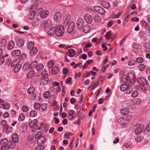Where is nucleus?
Wrapping results in <instances>:
<instances>
[{"mask_svg": "<svg viewBox=\"0 0 150 150\" xmlns=\"http://www.w3.org/2000/svg\"><path fill=\"white\" fill-rule=\"evenodd\" d=\"M120 90L122 91H126L127 93L130 94L133 91V87H129V84H122L120 86Z\"/></svg>", "mask_w": 150, "mask_h": 150, "instance_id": "f257e3e1", "label": "nucleus"}, {"mask_svg": "<svg viewBox=\"0 0 150 150\" xmlns=\"http://www.w3.org/2000/svg\"><path fill=\"white\" fill-rule=\"evenodd\" d=\"M37 12L40 15V17L42 18H46L49 14V11L46 10H43L40 8L37 10Z\"/></svg>", "mask_w": 150, "mask_h": 150, "instance_id": "f03ea898", "label": "nucleus"}, {"mask_svg": "<svg viewBox=\"0 0 150 150\" xmlns=\"http://www.w3.org/2000/svg\"><path fill=\"white\" fill-rule=\"evenodd\" d=\"M56 27L55 30L56 34L58 36H62L64 32V30L63 26L59 25Z\"/></svg>", "mask_w": 150, "mask_h": 150, "instance_id": "7ed1b4c3", "label": "nucleus"}, {"mask_svg": "<svg viewBox=\"0 0 150 150\" xmlns=\"http://www.w3.org/2000/svg\"><path fill=\"white\" fill-rule=\"evenodd\" d=\"M144 126L140 124H138L134 126V133L138 134L141 132L143 130Z\"/></svg>", "mask_w": 150, "mask_h": 150, "instance_id": "20e7f679", "label": "nucleus"}, {"mask_svg": "<svg viewBox=\"0 0 150 150\" xmlns=\"http://www.w3.org/2000/svg\"><path fill=\"white\" fill-rule=\"evenodd\" d=\"M43 26L45 28H47L50 26H51L53 25L52 21L48 19L43 22L42 23Z\"/></svg>", "mask_w": 150, "mask_h": 150, "instance_id": "39448f33", "label": "nucleus"}, {"mask_svg": "<svg viewBox=\"0 0 150 150\" xmlns=\"http://www.w3.org/2000/svg\"><path fill=\"white\" fill-rule=\"evenodd\" d=\"M94 9L98 13L101 15H103L105 12V11L103 8L98 6H94Z\"/></svg>", "mask_w": 150, "mask_h": 150, "instance_id": "423d86ee", "label": "nucleus"}, {"mask_svg": "<svg viewBox=\"0 0 150 150\" xmlns=\"http://www.w3.org/2000/svg\"><path fill=\"white\" fill-rule=\"evenodd\" d=\"M117 122L121 125L122 127H124L126 125L128 121L126 120H125L122 117L119 118L117 120Z\"/></svg>", "mask_w": 150, "mask_h": 150, "instance_id": "0eeeda50", "label": "nucleus"}, {"mask_svg": "<svg viewBox=\"0 0 150 150\" xmlns=\"http://www.w3.org/2000/svg\"><path fill=\"white\" fill-rule=\"evenodd\" d=\"M38 121L37 119H35L30 122L28 124L29 127L34 128L35 129L37 128V124Z\"/></svg>", "mask_w": 150, "mask_h": 150, "instance_id": "6e6552de", "label": "nucleus"}, {"mask_svg": "<svg viewBox=\"0 0 150 150\" xmlns=\"http://www.w3.org/2000/svg\"><path fill=\"white\" fill-rule=\"evenodd\" d=\"M83 21L82 19L81 18H79L77 21V27L79 30H81L82 29L83 27Z\"/></svg>", "mask_w": 150, "mask_h": 150, "instance_id": "1a4fd4ad", "label": "nucleus"}, {"mask_svg": "<svg viewBox=\"0 0 150 150\" xmlns=\"http://www.w3.org/2000/svg\"><path fill=\"white\" fill-rule=\"evenodd\" d=\"M0 143L2 145H7L10 146L12 144V142L11 141H8L6 138H4L2 139L0 141Z\"/></svg>", "mask_w": 150, "mask_h": 150, "instance_id": "9d476101", "label": "nucleus"}, {"mask_svg": "<svg viewBox=\"0 0 150 150\" xmlns=\"http://www.w3.org/2000/svg\"><path fill=\"white\" fill-rule=\"evenodd\" d=\"M75 24L74 22L71 21L69 23L67 29V31L69 33H71L74 28Z\"/></svg>", "mask_w": 150, "mask_h": 150, "instance_id": "9b49d317", "label": "nucleus"}, {"mask_svg": "<svg viewBox=\"0 0 150 150\" xmlns=\"http://www.w3.org/2000/svg\"><path fill=\"white\" fill-rule=\"evenodd\" d=\"M31 69L30 64L28 62L25 63L23 65L22 68L23 71H29Z\"/></svg>", "mask_w": 150, "mask_h": 150, "instance_id": "f8f14e48", "label": "nucleus"}, {"mask_svg": "<svg viewBox=\"0 0 150 150\" xmlns=\"http://www.w3.org/2000/svg\"><path fill=\"white\" fill-rule=\"evenodd\" d=\"M36 13V11L35 10H30L28 15L29 19L31 20L34 19Z\"/></svg>", "mask_w": 150, "mask_h": 150, "instance_id": "ddd939ff", "label": "nucleus"}, {"mask_svg": "<svg viewBox=\"0 0 150 150\" xmlns=\"http://www.w3.org/2000/svg\"><path fill=\"white\" fill-rule=\"evenodd\" d=\"M56 27L55 26L52 27L51 29H50L47 32V33L49 36H52L54 34H56Z\"/></svg>", "mask_w": 150, "mask_h": 150, "instance_id": "4468645a", "label": "nucleus"}, {"mask_svg": "<svg viewBox=\"0 0 150 150\" xmlns=\"http://www.w3.org/2000/svg\"><path fill=\"white\" fill-rule=\"evenodd\" d=\"M61 18V13L58 12L56 13L54 16V20L56 22L60 21Z\"/></svg>", "mask_w": 150, "mask_h": 150, "instance_id": "2eb2a0df", "label": "nucleus"}, {"mask_svg": "<svg viewBox=\"0 0 150 150\" xmlns=\"http://www.w3.org/2000/svg\"><path fill=\"white\" fill-rule=\"evenodd\" d=\"M0 108L2 109L8 110L10 108V104L7 102L0 104Z\"/></svg>", "mask_w": 150, "mask_h": 150, "instance_id": "dca6fc26", "label": "nucleus"}, {"mask_svg": "<svg viewBox=\"0 0 150 150\" xmlns=\"http://www.w3.org/2000/svg\"><path fill=\"white\" fill-rule=\"evenodd\" d=\"M17 45L18 47H21L24 45V41L22 38H19L16 41Z\"/></svg>", "mask_w": 150, "mask_h": 150, "instance_id": "f3484780", "label": "nucleus"}, {"mask_svg": "<svg viewBox=\"0 0 150 150\" xmlns=\"http://www.w3.org/2000/svg\"><path fill=\"white\" fill-rule=\"evenodd\" d=\"M20 60L19 58L14 60L11 63V66L13 67L18 65V64H21L20 63Z\"/></svg>", "mask_w": 150, "mask_h": 150, "instance_id": "a211bd4d", "label": "nucleus"}, {"mask_svg": "<svg viewBox=\"0 0 150 150\" xmlns=\"http://www.w3.org/2000/svg\"><path fill=\"white\" fill-rule=\"evenodd\" d=\"M84 18L87 23H91L92 22V19L91 16L89 14H86L85 15Z\"/></svg>", "mask_w": 150, "mask_h": 150, "instance_id": "6ab92c4d", "label": "nucleus"}, {"mask_svg": "<svg viewBox=\"0 0 150 150\" xmlns=\"http://www.w3.org/2000/svg\"><path fill=\"white\" fill-rule=\"evenodd\" d=\"M138 82L142 85H146L147 83L146 80L143 78H139L137 79Z\"/></svg>", "mask_w": 150, "mask_h": 150, "instance_id": "aec40b11", "label": "nucleus"}, {"mask_svg": "<svg viewBox=\"0 0 150 150\" xmlns=\"http://www.w3.org/2000/svg\"><path fill=\"white\" fill-rule=\"evenodd\" d=\"M70 16L69 15H67L65 18L63 22V24L66 26H67L69 24V22L70 21Z\"/></svg>", "mask_w": 150, "mask_h": 150, "instance_id": "412c9836", "label": "nucleus"}, {"mask_svg": "<svg viewBox=\"0 0 150 150\" xmlns=\"http://www.w3.org/2000/svg\"><path fill=\"white\" fill-rule=\"evenodd\" d=\"M30 54L31 56H33L35 55L38 52V50L37 47H35L30 50Z\"/></svg>", "mask_w": 150, "mask_h": 150, "instance_id": "4be33fe9", "label": "nucleus"}, {"mask_svg": "<svg viewBox=\"0 0 150 150\" xmlns=\"http://www.w3.org/2000/svg\"><path fill=\"white\" fill-rule=\"evenodd\" d=\"M21 51L19 50H16L13 51L12 53V55L14 57L19 56L21 54Z\"/></svg>", "mask_w": 150, "mask_h": 150, "instance_id": "5701e85b", "label": "nucleus"}, {"mask_svg": "<svg viewBox=\"0 0 150 150\" xmlns=\"http://www.w3.org/2000/svg\"><path fill=\"white\" fill-rule=\"evenodd\" d=\"M14 46V42L12 40L10 41L7 45V49L11 50L13 49Z\"/></svg>", "mask_w": 150, "mask_h": 150, "instance_id": "b1692460", "label": "nucleus"}, {"mask_svg": "<svg viewBox=\"0 0 150 150\" xmlns=\"http://www.w3.org/2000/svg\"><path fill=\"white\" fill-rule=\"evenodd\" d=\"M12 139L13 142L17 143L19 141L18 136L17 133H15L13 135L12 137Z\"/></svg>", "mask_w": 150, "mask_h": 150, "instance_id": "393cba45", "label": "nucleus"}, {"mask_svg": "<svg viewBox=\"0 0 150 150\" xmlns=\"http://www.w3.org/2000/svg\"><path fill=\"white\" fill-rule=\"evenodd\" d=\"M45 141V138L43 136L40 137L37 139V142L39 144L44 143Z\"/></svg>", "mask_w": 150, "mask_h": 150, "instance_id": "a878e982", "label": "nucleus"}, {"mask_svg": "<svg viewBox=\"0 0 150 150\" xmlns=\"http://www.w3.org/2000/svg\"><path fill=\"white\" fill-rule=\"evenodd\" d=\"M74 112V110H70L69 111L68 114L69 116V118L70 120H71L73 119L74 117L73 114Z\"/></svg>", "mask_w": 150, "mask_h": 150, "instance_id": "bb28decb", "label": "nucleus"}, {"mask_svg": "<svg viewBox=\"0 0 150 150\" xmlns=\"http://www.w3.org/2000/svg\"><path fill=\"white\" fill-rule=\"evenodd\" d=\"M135 81L133 79H129V81L128 82V84H129V87H133L132 86L134 83ZM137 86L136 85H134L133 86V88L134 87L135 88H136V87H137Z\"/></svg>", "mask_w": 150, "mask_h": 150, "instance_id": "cd10ccee", "label": "nucleus"}, {"mask_svg": "<svg viewBox=\"0 0 150 150\" xmlns=\"http://www.w3.org/2000/svg\"><path fill=\"white\" fill-rule=\"evenodd\" d=\"M34 43L32 41H30L27 45V49L28 50H30L32 48L34 47Z\"/></svg>", "mask_w": 150, "mask_h": 150, "instance_id": "c85d7f7f", "label": "nucleus"}, {"mask_svg": "<svg viewBox=\"0 0 150 150\" xmlns=\"http://www.w3.org/2000/svg\"><path fill=\"white\" fill-rule=\"evenodd\" d=\"M75 54V51L73 49H70L69 50L68 55L69 57H72Z\"/></svg>", "mask_w": 150, "mask_h": 150, "instance_id": "c756f323", "label": "nucleus"}, {"mask_svg": "<svg viewBox=\"0 0 150 150\" xmlns=\"http://www.w3.org/2000/svg\"><path fill=\"white\" fill-rule=\"evenodd\" d=\"M59 71L58 68L57 67H53L51 70V73L53 74H56L58 73Z\"/></svg>", "mask_w": 150, "mask_h": 150, "instance_id": "7c9ffc66", "label": "nucleus"}, {"mask_svg": "<svg viewBox=\"0 0 150 150\" xmlns=\"http://www.w3.org/2000/svg\"><path fill=\"white\" fill-rule=\"evenodd\" d=\"M129 112V110L127 108H123L121 110V113L123 115H127Z\"/></svg>", "mask_w": 150, "mask_h": 150, "instance_id": "2f4dec72", "label": "nucleus"}, {"mask_svg": "<svg viewBox=\"0 0 150 150\" xmlns=\"http://www.w3.org/2000/svg\"><path fill=\"white\" fill-rule=\"evenodd\" d=\"M15 146H8L7 145H3L1 147V150H9L10 148H13Z\"/></svg>", "mask_w": 150, "mask_h": 150, "instance_id": "473e14b6", "label": "nucleus"}, {"mask_svg": "<svg viewBox=\"0 0 150 150\" xmlns=\"http://www.w3.org/2000/svg\"><path fill=\"white\" fill-rule=\"evenodd\" d=\"M44 67V66L42 64L39 63L37 64L36 67V69L37 71H39L41 70Z\"/></svg>", "mask_w": 150, "mask_h": 150, "instance_id": "72a5a7b5", "label": "nucleus"}, {"mask_svg": "<svg viewBox=\"0 0 150 150\" xmlns=\"http://www.w3.org/2000/svg\"><path fill=\"white\" fill-rule=\"evenodd\" d=\"M39 20L38 19H35V20L32 22V25L35 27L38 25L39 24Z\"/></svg>", "mask_w": 150, "mask_h": 150, "instance_id": "f704fd0d", "label": "nucleus"}, {"mask_svg": "<svg viewBox=\"0 0 150 150\" xmlns=\"http://www.w3.org/2000/svg\"><path fill=\"white\" fill-rule=\"evenodd\" d=\"M83 30L85 33H87L90 31V28L88 25H86L83 27Z\"/></svg>", "mask_w": 150, "mask_h": 150, "instance_id": "c9c22d12", "label": "nucleus"}, {"mask_svg": "<svg viewBox=\"0 0 150 150\" xmlns=\"http://www.w3.org/2000/svg\"><path fill=\"white\" fill-rule=\"evenodd\" d=\"M35 91V88L32 87H29L27 90V92L29 94H32Z\"/></svg>", "mask_w": 150, "mask_h": 150, "instance_id": "e433bc0d", "label": "nucleus"}, {"mask_svg": "<svg viewBox=\"0 0 150 150\" xmlns=\"http://www.w3.org/2000/svg\"><path fill=\"white\" fill-rule=\"evenodd\" d=\"M30 116L32 117H36L37 115V112L34 110H32L30 112Z\"/></svg>", "mask_w": 150, "mask_h": 150, "instance_id": "4c0bfd02", "label": "nucleus"}, {"mask_svg": "<svg viewBox=\"0 0 150 150\" xmlns=\"http://www.w3.org/2000/svg\"><path fill=\"white\" fill-rule=\"evenodd\" d=\"M101 18L98 15H96L94 16L93 20L96 22H100Z\"/></svg>", "mask_w": 150, "mask_h": 150, "instance_id": "58836bf2", "label": "nucleus"}, {"mask_svg": "<svg viewBox=\"0 0 150 150\" xmlns=\"http://www.w3.org/2000/svg\"><path fill=\"white\" fill-rule=\"evenodd\" d=\"M21 65L18 64V65L14 67V71L15 72H18L21 69Z\"/></svg>", "mask_w": 150, "mask_h": 150, "instance_id": "ea45409f", "label": "nucleus"}, {"mask_svg": "<svg viewBox=\"0 0 150 150\" xmlns=\"http://www.w3.org/2000/svg\"><path fill=\"white\" fill-rule=\"evenodd\" d=\"M50 95V92L49 91H47L43 94V97L45 99L48 98Z\"/></svg>", "mask_w": 150, "mask_h": 150, "instance_id": "a19ab883", "label": "nucleus"}, {"mask_svg": "<svg viewBox=\"0 0 150 150\" xmlns=\"http://www.w3.org/2000/svg\"><path fill=\"white\" fill-rule=\"evenodd\" d=\"M42 136V132L40 131H38L35 134V138L38 139L40 137Z\"/></svg>", "mask_w": 150, "mask_h": 150, "instance_id": "79ce46f5", "label": "nucleus"}, {"mask_svg": "<svg viewBox=\"0 0 150 150\" xmlns=\"http://www.w3.org/2000/svg\"><path fill=\"white\" fill-rule=\"evenodd\" d=\"M121 81L123 83H126L128 82L127 77L125 76H122L121 78Z\"/></svg>", "mask_w": 150, "mask_h": 150, "instance_id": "37998d69", "label": "nucleus"}, {"mask_svg": "<svg viewBox=\"0 0 150 150\" xmlns=\"http://www.w3.org/2000/svg\"><path fill=\"white\" fill-rule=\"evenodd\" d=\"M71 133L68 132H65L64 134V137L65 139H69L70 136L71 135Z\"/></svg>", "mask_w": 150, "mask_h": 150, "instance_id": "c03bdc74", "label": "nucleus"}, {"mask_svg": "<svg viewBox=\"0 0 150 150\" xmlns=\"http://www.w3.org/2000/svg\"><path fill=\"white\" fill-rule=\"evenodd\" d=\"M40 105L38 103H35L33 105L34 108L38 110H39L40 108Z\"/></svg>", "mask_w": 150, "mask_h": 150, "instance_id": "a18cd8bd", "label": "nucleus"}, {"mask_svg": "<svg viewBox=\"0 0 150 150\" xmlns=\"http://www.w3.org/2000/svg\"><path fill=\"white\" fill-rule=\"evenodd\" d=\"M47 105L45 103L42 104L40 105V108H41L42 111L45 110L47 108Z\"/></svg>", "mask_w": 150, "mask_h": 150, "instance_id": "49530a36", "label": "nucleus"}, {"mask_svg": "<svg viewBox=\"0 0 150 150\" xmlns=\"http://www.w3.org/2000/svg\"><path fill=\"white\" fill-rule=\"evenodd\" d=\"M138 95V93L137 90H135L132 92L131 96L133 98L136 97Z\"/></svg>", "mask_w": 150, "mask_h": 150, "instance_id": "de8ad7c7", "label": "nucleus"}, {"mask_svg": "<svg viewBox=\"0 0 150 150\" xmlns=\"http://www.w3.org/2000/svg\"><path fill=\"white\" fill-rule=\"evenodd\" d=\"M54 62L52 60H50L47 63V66L49 68H51L54 65Z\"/></svg>", "mask_w": 150, "mask_h": 150, "instance_id": "09e8293b", "label": "nucleus"}, {"mask_svg": "<svg viewBox=\"0 0 150 150\" xmlns=\"http://www.w3.org/2000/svg\"><path fill=\"white\" fill-rule=\"evenodd\" d=\"M8 56V55L7 54L4 55V56L0 58V65L2 64L4 62L5 60L4 58Z\"/></svg>", "mask_w": 150, "mask_h": 150, "instance_id": "8fccbe9b", "label": "nucleus"}, {"mask_svg": "<svg viewBox=\"0 0 150 150\" xmlns=\"http://www.w3.org/2000/svg\"><path fill=\"white\" fill-rule=\"evenodd\" d=\"M25 118L24 115L22 114H21L19 116L18 120L19 121H22L24 120Z\"/></svg>", "mask_w": 150, "mask_h": 150, "instance_id": "3c124183", "label": "nucleus"}, {"mask_svg": "<svg viewBox=\"0 0 150 150\" xmlns=\"http://www.w3.org/2000/svg\"><path fill=\"white\" fill-rule=\"evenodd\" d=\"M34 72L33 71H30L28 74L27 75V77L28 78H30L32 77L34 75Z\"/></svg>", "mask_w": 150, "mask_h": 150, "instance_id": "603ef678", "label": "nucleus"}, {"mask_svg": "<svg viewBox=\"0 0 150 150\" xmlns=\"http://www.w3.org/2000/svg\"><path fill=\"white\" fill-rule=\"evenodd\" d=\"M37 64V62L34 61L33 62L30 64L31 68H32L35 67H36Z\"/></svg>", "mask_w": 150, "mask_h": 150, "instance_id": "864d4df0", "label": "nucleus"}, {"mask_svg": "<svg viewBox=\"0 0 150 150\" xmlns=\"http://www.w3.org/2000/svg\"><path fill=\"white\" fill-rule=\"evenodd\" d=\"M111 35V32L110 31H108L106 33L105 36L106 39H109L110 38Z\"/></svg>", "mask_w": 150, "mask_h": 150, "instance_id": "5fc2aeb1", "label": "nucleus"}, {"mask_svg": "<svg viewBox=\"0 0 150 150\" xmlns=\"http://www.w3.org/2000/svg\"><path fill=\"white\" fill-rule=\"evenodd\" d=\"M137 62L135 61L131 60L128 62V64L129 66H132L134 65Z\"/></svg>", "mask_w": 150, "mask_h": 150, "instance_id": "6e6d98bb", "label": "nucleus"}, {"mask_svg": "<svg viewBox=\"0 0 150 150\" xmlns=\"http://www.w3.org/2000/svg\"><path fill=\"white\" fill-rule=\"evenodd\" d=\"M132 47L134 49H138L139 47V44L134 42L132 45Z\"/></svg>", "mask_w": 150, "mask_h": 150, "instance_id": "4d7b16f0", "label": "nucleus"}, {"mask_svg": "<svg viewBox=\"0 0 150 150\" xmlns=\"http://www.w3.org/2000/svg\"><path fill=\"white\" fill-rule=\"evenodd\" d=\"M136 61L139 63H142L143 61V59L142 57H138L137 58Z\"/></svg>", "mask_w": 150, "mask_h": 150, "instance_id": "13d9d810", "label": "nucleus"}, {"mask_svg": "<svg viewBox=\"0 0 150 150\" xmlns=\"http://www.w3.org/2000/svg\"><path fill=\"white\" fill-rule=\"evenodd\" d=\"M138 67L139 68V70L140 71H143L145 68V65L142 64L139 65L138 66Z\"/></svg>", "mask_w": 150, "mask_h": 150, "instance_id": "bf43d9fd", "label": "nucleus"}, {"mask_svg": "<svg viewBox=\"0 0 150 150\" xmlns=\"http://www.w3.org/2000/svg\"><path fill=\"white\" fill-rule=\"evenodd\" d=\"M150 131V124H148L146 126L144 131V133H146V132H149Z\"/></svg>", "mask_w": 150, "mask_h": 150, "instance_id": "052dcab7", "label": "nucleus"}, {"mask_svg": "<svg viewBox=\"0 0 150 150\" xmlns=\"http://www.w3.org/2000/svg\"><path fill=\"white\" fill-rule=\"evenodd\" d=\"M11 62V58H8L6 60L5 62V65L6 66H8L10 64Z\"/></svg>", "mask_w": 150, "mask_h": 150, "instance_id": "680f3d73", "label": "nucleus"}, {"mask_svg": "<svg viewBox=\"0 0 150 150\" xmlns=\"http://www.w3.org/2000/svg\"><path fill=\"white\" fill-rule=\"evenodd\" d=\"M122 13L121 12H119L117 14L115 15H113L112 17V18L113 19L118 18L120 17V15Z\"/></svg>", "mask_w": 150, "mask_h": 150, "instance_id": "e2e57ef3", "label": "nucleus"}, {"mask_svg": "<svg viewBox=\"0 0 150 150\" xmlns=\"http://www.w3.org/2000/svg\"><path fill=\"white\" fill-rule=\"evenodd\" d=\"M128 35H126L124 38L120 41V45L121 46L122 45L124 42L125 41Z\"/></svg>", "mask_w": 150, "mask_h": 150, "instance_id": "0e129e2a", "label": "nucleus"}, {"mask_svg": "<svg viewBox=\"0 0 150 150\" xmlns=\"http://www.w3.org/2000/svg\"><path fill=\"white\" fill-rule=\"evenodd\" d=\"M143 46L146 48L145 50H147V49L150 47V42H148L144 43Z\"/></svg>", "mask_w": 150, "mask_h": 150, "instance_id": "69168bd1", "label": "nucleus"}, {"mask_svg": "<svg viewBox=\"0 0 150 150\" xmlns=\"http://www.w3.org/2000/svg\"><path fill=\"white\" fill-rule=\"evenodd\" d=\"M143 138L141 137H137L135 138V141L137 142H140L143 140Z\"/></svg>", "mask_w": 150, "mask_h": 150, "instance_id": "338daca9", "label": "nucleus"}, {"mask_svg": "<svg viewBox=\"0 0 150 150\" xmlns=\"http://www.w3.org/2000/svg\"><path fill=\"white\" fill-rule=\"evenodd\" d=\"M141 24L142 26H145L147 27L149 26L148 23L144 21H142L141 22Z\"/></svg>", "mask_w": 150, "mask_h": 150, "instance_id": "774afa93", "label": "nucleus"}]
</instances>
